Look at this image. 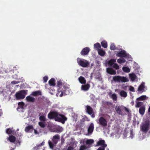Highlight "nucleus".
<instances>
[{"instance_id":"obj_1","label":"nucleus","mask_w":150,"mask_h":150,"mask_svg":"<svg viewBox=\"0 0 150 150\" xmlns=\"http://www.w3.org/2000/svg\"><path fill=\"white\" fill-rule=\"evenodd\" d=\"M48 117L50 119H54L55 120L64 124L67 118L64 115L59 113L57 111H50L48 115Z\"/></svg>"},{"instance_id":"obj_2","label":"nucleus","mask_w":150,"mask_h":150,"mask_svg":"<svg viewBox=\"0 0 150 150\" xmlns=\"http://www.w3.org/2000/svg\"><path fill=\"white\" fill-rule=\"evenodd\" d=\"M115 110L117 114L119 115H123L124 114L123 111L125 110L127 112H129V110L128 109L122 105L115 106Z\"/></svg>"},{"instance_id":"obj_3","label":"nucleus","mask_w":150,"mask_h":150,"mask_svg":"<svg viewBox=\"0 0 150 150\" xmlns=\"http://www.w3.org/2000/svg\"><path fill=\"white\" fill-rule=\"evenodd\" d=\"M150 127V122L149 120L146 121L140 126L141 130L142 132L146 133L149 131Z\"/></svg>"},{"instance_id":"obj_4","label":"nucleus","mask_w":150,"mask_h":150,"mask_svg":"<svg viewBox=\"0 0 150 150\" xmlns=\"http://www.w3.org/2000/svg\"><path fill=\"white\" fill-rule=\"evenodd\" d=\"M77 61L78 64L80 66L83 67H87L89 64L88 62L84 59H81L78 58L77 59Z\"/></svg>"},{"instance_id":"obj_5","label":"nucleus","mask_w":150,"mask_h":150,"mask_svg":"<svg viewBox=\"0 0 150 150\" xmlns=\"http://www.w3.org/2000/svg\"><path fill=\"white\" fill-rule=\"evenodd\" d=\"M25 95V90H21L16 93L15 94L16 98L17 100L24 99Z\"/></svg>"},{"instance_id":"obj_6","label":"nucleus","mask_w":150,"mask_h":150,"mask_svg":"<svg viewBox=\"0 0 150 150\" xmlns=\"http://www.w3.org/2000/svg\"><path fill=\"white\" fill-rule=\"evenodd\" d=\"M61 92V93L59 95V96L61 97L64 96H65L68 94L69 93V92L68 89H65L64 90L62 91L61 89L59 88L58 89V93L57 95H59V93Z\"/></svg>"},{"instance_id":"obj_7","label":"nucleus","mask_w":150,"mask_h":150,"mask_svg":"<svg viewBox=\"0 0 150 150\" xmlns=\"http://www.w3.org/2000/svg\"><path fill=\"white\" fill-rule=\"evenodd\" d=\"M105 143V141L104 140H100L97 143L96 146L101 145V146L98 149L100 148V150H101L102 149L105 150V148L107 146V144Z\"/></svg>"},{"instance_id":"obj_8","label":"nucleus","mask_w":150,"mask_h":150,"mask_svg":"<svg viewBox=\"0 0 150 150\" xmlns=\"http://www.w3.org/2000/svg\"><path fill=\"white\" fill-rule=\"evenodd\" d=\"M99 124L103 127H105L107 125V122L105 119L103 117H100L99 119Z\"/></svg>"},{"instance_id":"obj_9","label":"nucleus","mask_w":150,"mask_h":150,"mask_svg":"<svg viewBox=\"0 0 150 150\" xmlns=\"http://www.w3.org/2000/svg\"><path fill=\"white\" fill-rule=\"evenodd\" d=\"M116 55L118 57H125L127 56L126 52L124 50L117 52Z\"/></svg>"},{"instance_id":"obj_10","label":"nucleus","mask_w":150,"mask_h":150,"mask_svg":"<svg viewBox=\"0 0 150 150\" xmlns=\"http://www.w3.org/2000/svg\"><path fill=\"white\" fill-rule=\"evenodd\" d=\"M144 82H142L141 84L139 86L137 90L139 93H142V92L144 91Z\"/></svg>"},{"instance_id":"obj_11","label":"nucleus","mask_w":150,"mask_h":150,"mask_svg":"<svg viewBox=\"0 0 150 150\" xmlns=\"http://www.w3.org/2000/svg\"><path fill=\"white\" fill-rule=\"evenodd\" d=\"M90 51V49L88 47L83 48L81 52V54L82 55H85L88 54Z\"/></svg>"},{"instance_id":"obj_12","label":"nucleus","mask_w":150,"mask_h":150,"mask_svg":"<svg viewBox=\"0 0 150 150\" xmlns=\"http://www.w3.org/2000/svg\"><path fill=\"white\" fill-rule=\"evenodd\" d=\"M86 112L89 115H91L93 113V110L92 108L89 105L86 106Z\"/></svg>"},{"instance_id":"obj_13","label":"nucleus","mask_w":150,"mask_h":150,"mask_svg":"<svg viewBox=\"0 0 150 150\" xmlns=\"http://www.w3.org/2000/svg\"><path fill=\"white\" fill-rule=\"evenodd\" d=\"M106 71L107 73L111 75H115L116 73V71L111 68H107Z\"/></svg>"},{"instance_id":"obj_14","label":"nucleus","mask_w":150,"mask_h":150,"mask_svg":"<svg viewBox=\"0 0 150 150\" xmlns=\"http://www.w3.org/2000/svg\"><path fill=\"white\" fill-rule=\"evenodd\" d=\"M119 82L125 83L129 81V80L126 77L120 76Z\"/></svg>"},{"instance_id":"obj_15","label":"nucleus","mask_w":150,"mask_h":150,"mask_svg":"<svg viewBox=\"0 0 150 150\" xmlns=\"http://www.w3.org/2000/svg\"><path fill=\"white\" fill-rule=\"evenodd\" d=\"M90 87V85L89 84L82 85L81 86V89L84 91H87L89 89Z\"/></svg>"},{"instance_id":"obj_16","label":"nucleus","mask_w":150,"mask_h":150,"mask_svg":"<svg viewBox=\"0 0 150 150\" xmlns=\"http://www.w3.org/2000/svg\"><path fill=\"white\" fill-rule=\"evenodd\" d=\"M94 129V125L93 123L90 124L88 129V132L89 134H91Z\"/></svg>"},{"instance_id":"obj_17","label":"nucleus","mask_w":150,"mask_h":150,"mask_svg":"<svg viewBox=\"0 0 150 150\" xmlns=\"http://www.w3.org/2000/svg\"><path fill=\"white\" fill-rule=\"evenodd\" d=\"M145 110V107L143 106L141 107L139 110V112L140 114L143 115L144 114Z\"/></svg>"},{"instance_id":"obj_18","label":"nucleus","mask_w":150,"mask_h":150,"mask_svg":"<svg viewBox=\"0 0 150 150\" xmlns=\"http://www.w3.org/2000/svg\"><path fill=\"white\" fill-rule=\"evenodd\" d=\"M33 126L32 125H29L25 128V131L27 132H31V130H33Z\"/></svg>"},{"instance_id":"obj_19","label":"nucleus","mask_w":150,"mask_h":150,"mask_svg":"<svg viewBox=\"0 0 150 150\" xmlns=\"http://www.w3.org/2000/svg\"><path fill=\"white\" fill-rule=\"evenodd\" d=\"M45 142H42L40 144H39V145H37L36 146L34 147L33 148V150H39L40 149V147L42 146L43 145L45 144Z\"/></svg>"},{"instance_id":"obj_20","label":"nucleus","mask_w":150,"mask_h":150,"mask_svg":"<svg viewBox=\"0 0 150 150\" xmlns=\"http://www.w3.org/2000/svg\"><path fill=\"white\" fill-rule=\"evenodd\" d=\"M79 82L81 84H85L86 83L85 79L84 77L82 76H80L79 78Z\"/></svg>"},{"instance_id":"obj_21","label":"nucleus","mask_w":150,"mask_h":150,"mask_svg":"<svg viewBox=\"0 0 150 150\" xmlns=\"http://www.w3.org/2000/svg\"><path fill=\"white\" fill-rule=\"evenodd\" d=\"M26 99L27 101L28 102H33L35 101V98L31 97L30 96H28L26 97Z\"/></svg>"},{"instance_id":"obj_22","label":"nucleus","mask_w":150,"mask_h":150,"mask_svg":"<svg viewBox=\"0 0 150 150\" xmlns=\"http://www.w3.org/2000/svg\"><path fill=\"white\" fill-rule=\"evenodd\" d=\"M49 84L50 86H54L55 85V79L54 78L51 79L48 81Z\"/></svg>"},{"instance_id":"obj_23","label":"nucleus","mask_w":150,"mask_h":150,"mask_svg":"<svg viewBox=\"0 0 150 150\" xmlns=\"http://www.w3.org/2000/svg\"><path fill=\"white\" fill-rule=\"evenodd\" d=\"M31 95L34 96H38L41 95V92L40 91H36L33 92L32 93Z\"/></svg>"},{"instance_id":"obj_24","label":"nucleus","mask_w":150,"mask_h":150,"mask_svg":"<svg viewBox=\"0 0 150 150\" xmlns=\"http://www.w3.org/2000/svg\"><path fill=\"white\" fill-rule=\"evenodd\" d=\"M16 139L15 137L12 135L10 136L8 138V140L11 142H14L15 141Z\"/></svg>"},{"instance_id":"obj_25","label":"nucleus","mask_w":150,"mask_h":150,"mask_svg":"<svg viewBox=\"0 0 150 150\" xmlns=\"http://www.w3.org/2000/svg\"><path fill=\"white\" fill-rule=\"evenodd\" d=\"M120 95L124 98H125L127 96V93L124 91H121L120 93Z\"/></svg>"},{"instance_id":"obj_26","label":"nucleus","mask_w":150,"mask_h":150,"mask_svg":"<svg viewBox=\"0 0 150 150\" xmlns=\"http://www.w3.org/2000/svg\"><path fill=\"white\" fill-rule=\"evenodd\" d=\"M120 76H114L113 77V80L116 82L119 83L120 81Z\"/></svg>"},{"instance_id":"obj_27","label":"nucleus","mask_w":150,"mask_h":150,"mask_svg":"<svg viewBox=\"0 0 150 150\" xmlns=\"http://www.w3.org/2000/svg\"><path fill=\"white\" fill-rule=\"evenodd\" d=\"M116 62V60L114 59H111L108 61V64L110 65L111 66L113 65L114 63L115 62Z\"/></svg>"},{"instance_id":"obj_28","label":"nucleus","mask_w":150,"mask_h":150,"mask_svg":"<svg viewBox=\"0 0 150 150\" xmlns=\"http://www.w3.org/2000/svg\"><path fill=\"white\" fill-rule=\"evenodd\" d=\"M129 76L132 81L135 80L137 77L136 75L134 74H130Z\"/></svg>"},{"instance_id":"obj_29","label":"nucleus","mask_w":150,"mask_h":150,"mask_svg":"<svg viewBox=\"0 0 150 150\" xmlns=\"http://www.w3.org/2000/svg\"><path fill=\"white\" fill-rule=\"evenodd\" d=\"M146 98V96L145 95L142 96L137 98V100H145Z\"/></svg>"},{"instance_id":"obj_30","label":"nucleus","mask_w":150,"mask_h":150,"mask_svg":"<svg viewBox=\"0 0 150 150\" xmlns=\"http://www.w3.org/2000/svg\"><path fill=\"white\" fill-rule=\"evenodd\" d=\"M94 47L97 50H98L100 48L101 46L100 44L99 43H96L94 45Z\"/></svg>"},{"instance_id":"obj_31","label":"nucleus","mask_w":150,"mask_h":150,"mask_svg":"<svg viewBox=\"0 0 150 150\" xmlns=\"http://www.w3.org/2000/svg\"><path fill=\"white\" fill-rule=\"evenodd\" d=\"M98 50V53L99 55L101 56H104L105 54V52L103 50L99 49Z\"/></svg>"},{"instance_id":"obj_32","label":"nucleus","mask_w":150,"mask_h":150,"mask_svg":"<svg viewBox=\"0 0 150 150\" xmlns=\"http://www.w3.org/2000/svg\"><path fill=\"white\" fill-rule=\"evenodd\" d=\"M101 45L102 46L105 48H106L108 46L107 42L105 41H102L101 43Z\"/></svg>"},{"instance_id":"obj_33","label":"nucleus","mask_w":150,"mask_h":150,"mask_svg":"<svg viewBox=\"0 0 150 150\" xmlns=\"http://www.w3.org/2000/svg\"><path fill=\"white\" fill-rule=\"evenodd\" d=\"M122 69L123 71L125 72L128 73L130 71L129 68L127 67H122Z\"/></svg>"},{"instance_id":"obj_34","label":"nucleus","mask_w":150,"mask_h":150,"mask_svg":"<svg viewBox=\"0 0 150 150\" xmlns=\"http://www.w3.org/2000/svg\"><path fill=\"white\" fill-rule=\"evenodd\" d=\"M94 140L93 139H89L87 140L86 142V145L92 144L94 143Z\"/></svg>"},{"instance_id":"obj_35","label":"nucleus","mask_w":150,"mask_h":150,"mask_svg":"<svg viewBox=\"0 0 150 150\" xmlns=\"http://www.w3.org/2000/svg\"><path fill=\"white\" fill-rule=\"evenodd\" d=\"M39 120L42 122H45L47 120L45 116L44 115L40 116L39 117Z\"/></svg>"},{"instance_id":"obj_36","label":"nucleus","mask_w":150,"mask_h":150,"mask_svg":"<svg viewBox=\"0 0 150 150\" xmlns=\"http://www.w3.org/2000/svg\"><path fill=\"white\" fill-rule=\"evenodd\" d=\"M45 122H38L39 126L42 128H44L45 126Z\"/></svg>"},{"instance_id":"obj_37","label":"nucleus","mask_w":150,"mask_h":150,"mask_svg":"<svg viewBox=\"0 0 150 150\" xmlns=\"http://www.w3.org/2000/svg\"><path fill=\"white\" fill-rule=\"evenodd\" d=\"M110 49L112 50H115L117 49V47L115 45V44L112 43L111 44L110 46Z\"/></svg>"},{"instance_id":"obj_38","label":"nucleus","mask_w":150,"mask_h":150,"mask_svg":"<svg viewBox=\"0 0 150 150\" xmlns=\"http://www.w3.org/2000/svg\"><path fill=\"white\" fill-rule=\"evenodd\" d=\"M126 61V60L124 59H119L117 60V62L120 64H122L125 63Z\"/></svg>"},{"instance_id":"obj_39","label":"nucleus","mask_w":150,"mask_h":150,"mask_svg":"<svg viewBox=\"0 0 150 150\" xmlns=\"http://www.w3.org/2000/svg\"><path fill=\"white\" fill-rule=\"evenodd\" d=\"M112 98L114 101L117 100V96L115 93H113L112 95Z\"/></svg>"},{"instance_id":"obj_40","label":"nucleus","mask_w":150,"mask_h":150,"mask_svg":"<svg viewBox=\"0 0 150 150\" xmlns=\"http://www.w3.org/2000/svg\"><path fill=\"white\" fill-rule=\"evenodd\" d=\"M57 86L59 87V88L61 89V87L62 86V83L60 81H57Z\"/></svg>"},{"instance_id":"obj_41","label":"nucleus","mask_w":150,"mask_h":150,"mask_svg":"<svg viewBox=\"0 0 150 150\" xmlns=\"http://www.w3.org/2000/svg\"><path fill=\"white\" fill-rule=\"evenodd\" d=\"M143 104V103L141 102H138L137 103V104L135 107L137 108H139L141 107V105Z\"/></svg>"},{"instance_id":"obj_42","label":"nucleus","mask_w":150,"mask_h":150,"mask_svg":"<svg viewBox=\"0 0 150 150\" xmlns=\"http://www.w3.org/2000/svg\"><path fill=\"white\" fill-rule=\"evenodd\" d=\"M87 149V147L84 145L80 146L79 150H86Z\"/></svg>"},{"instance_id":"obj_43","label":"nucleus","mask_w":150,"mask_h":150,"mask_svg":"<svg viewBox=\"0 0 150 150\" xmlns=\"http://www.w3.org/2000/svg\"><path fill=\"white\" fill-rule=\"evenodd\" d=\"M48 144L50 148L53 149L54 148V144L50 140L48 141Z\"/></svg>"},{"instance_id":"obj_44","label":"nucleus","mask_w":150,"mask_h":150,"mask_svg":"<svg viewBox=\"0 0 150 150\" xmlns=\"http://www.w3.org/2000/svg\"><path fill=\"white\" fill-rule=\"evenodd\" d=\"M12 132L11 129L10 128H8L6 130V133L8 134H11Z\"/></svg>"},{"instance_id":"obj_45","label":"nucleus","mask_w":150,"mask_h":150,"mask_svg":"<svg viewBox=\"0 0 150 150\" xmlns=\"http://www.w3.org/2000/svg\"><path fill=\"white\" fill-rule=\"evenodd\" d=\"M113 67L116 69H118L119 68V66L116 63H115L114 64Z\"/></svg>"},{"instance_id":"obj_46","label":"nucleus","mask_w":150,"mask_h":150,"mask_svg":"<svg viewBox=\"0 0 150 150\" xmlns=\"http://www.w3.org/2000/svg\"><path fill=\"white\" fill-rule=\"evenodd\" d=\"M53 138L57 140L60 139V136L58 134H56L53 136Z\"/></svg>"},{"instance_id":"obj_47","label":"nucleus","mask_w":150,"mask_h":150,"mask_svg":"<svg viewBox=\"0 0 150 150\" xmlns=\"http://www.w3.org/2000/svg\"><path fill=\"white\" fill-rule=\"evenodd\" d=\"M48 77L47 76H45L43 77V82L46 83L47 81Z\"/></svg>"},{"instance_id":"obj_48","label":"nucleus","mask_w":150,"mask_h":150,"mask_svg":"<svg viewBox=\"0 0 150 150\" xmlns=\"http://www.w3.org/2000/svg\"><path fill=\"white\" fill-rule=\"evenodd\" d=\"M52 140L53 143L55 144H57L58 142V140L56 139L52 138Z\"/></svg>"},{"instance_id":"obj_49","label":"nucleus","mask_w":150,"mask_h":150,"mask_svg":"<svg viewBox=\"0 0 150 150\" xmlns=\"http://www.w3.org/2000/svg\"><path fill=\"white\" fill-rule=\"evenodd\" d=\"M129 90L130 91H132V92H134V88L132 86H130L129 88Z\"/></svg>"},{"instance_id":"obj_50","label":"nucleus","mask_w":150,"mask_h":150,"mask_svg":"<svg viewBox=\"0 0 150 150\" xmlns=\"http://www.w3.org/2000/svg\"><path fill=\"white\" fill-rule=\"evenodd\" d=\"M18 83H19L18 81H13L11 82V83L12 84H17Z\"/></svg>"},{"instance_id":"obj_51","label":"nucleus","mask_w":150,"mask_h":150,"mask_svg":"<svg viewBox=\"0 0 150 150\" xmlns=\"http://www.w3.org/2000/svg\"><path fill=\"white\" fill-rule=\"evenodd\" d=\"M73 147L71 146H69L68 147L67 150H73Z\"/></svg>"},{"instance_id":"obj_52","label":"nucleus","mask_w":150,"mask_h":150,"mask_svg":"<svg viewBox=\"0 0 150 150\" xmlns=\"http://www.w3.org/2000/svg\"><path fill=\"white\" fill-rule=\"evenodd\" d=\"M86 146L87 147V149L86 150H88V149L91 147V146L89 144L86 145Z\"/></svg>"},{"instance_id":"obj_53","label":"nucleus","mask_w":150,"mask_h":150,"mask_svg":"<svg viewBox=\"0 0 150 150\" xmlns=\"http://www.w3.org/2000/svg\"><path fill=\"white\" fill-rule=\"evenodd\" d=\"M107 104L109 105H112V103L110 102H107Z\"/></svg>"},{"instance_id":"obj_54","label":"nucleus","mask_w":150,"mask_h":150,"mask_svg":"<svg viewBox=\"0 0 150 150\" xmlns=\"http://www.w3.org/2000/svg\"><path fill=\"white\" fill-rule=\"evenodd\" d=\"M18 105H23L24 104V103L23 102H19L18 103Z\"/></svg>"},{"instance_id":"obj_55","label":"nucleus","mask_w":150,"mask_h":150,"mask_svg":"<svg viewBox=\"0 0 150 150\" xmlns=\"http://www.w3.org/2000/svg\"><path fill=\"white\" fill-rule=\"evenodd\" d=\"M148 113L149 115H150V106H149L148 109Z\"/></svg>"},{"instance_id":"obj_56","label":"nucleus","mask_w":150,"mask_h":150,"mask_svg":"<svg viewBox=\"0 0 150 150\" xmlns=\"http://www.w3.org/2000/svg\"><path fill=\"white\" fill-rule=\"evenodd\" d=\"M91 115V117L92 118H94V117H95V115H94V114L93 113V114H92Z\"/></svg>"},{"instance_id":"obj_57","label":"nucleus","mask_w":150,"mask_h":150,"mask_svg":"<svg viewBox=\"0 0 150 150\" xmlns=\"http://www.w3.org/2000/svg\"><path fill=\"white\" fill-rule=\"evenodd\" d=\"M34 133L35 134H38V133L37 132V131L35 129H34Z\"/></svg>"},{"instance_id":"obj_58","label":"nucleus","mask_w":150,"mask_h":150,"mask_svg":"<svg viewBox=\"0 0 150 150\" xmlns=\"http://www.w3.org/2000/svg\"><path fill=\"white\" fill-rule=\"evenodd\" d=\"M132 132H131V135L130 136V137H131V138H132L133 137V136H131V135H132Z\"/></svg>"},{"instance_id":"obj_59","label":"nucleus","mask_w":150,"mask_h":150,"mask_svg":"<svg viewBox=\"0 0 150 150\" xmlns=\"http://www.w3.org/2000/svg\"><path fill=\"white\" fill-rule=\"evenodd\" d=\"M131 103L132 104V105H133L134 104V102L133 101H132V102H131Z\"/></svg>"},{"instance_id":"obj_60","label":"nucleus","mask_w":150,"mask_h":150,"mask_svg":"<svg viewBox=\"0 0 150 150\" xmlns=\"http://www.w3.org/2000/svg\"><path fill=\"white\" fill-rule=\"evenodd\" d=\"M14 149L13 148H11V150H14Z\"/></svg>"},{"instance_id":"obj_61","label":"nucleus","mask_w":150,"mask_h":150,"mask_svg":"<svg viewBox=\"0 0 150 150\" xmlns=\"http://www.w3.org/2000/svg\"><path fill=\"white\" fill-rule=\"evenodd\" d=\"M100 148L98 149L97 150H100ZM101 150H103V149H102Z\"/></svg>"},{"instance_id":"obj_62","label":"nucleus","mask_w":150,"mask_h":150,"mask_svg":"<svg viewBox=\"0 0 150 150\" xmlns=\"http://www.w3.org/2000/svg\"><path fill=\"white\" fill-rule=\"evenodd\" d=\"M42 150H45V149L44 148V149H43Z\"/></svg>"},{"instance_id":"obj_63","label":"nucleus","mask_w":150,"mask_h":150,"mask_svg":"<svg viewBox=\"0 0 150 150\" xmlns=\"http://www.w3.org/2000/svg\"><path fill=\"white\" fill-rule=\"evenodd\" d=\"M149 133H150V131H149Z\"/></svg>"},{"instance_id":"obj_64","label":"nucleus","mask_w":150,"mask_h":150,"mask_svg":"<svg viewBox=\"0 0 150 150\" xmlns=\"http://www.w3.org/2000/svg\"><path fill=\"white\" fill-rule=\"evenodd\" d=\"M87 120V121H89L90 120Z\"/></svg>"}]
</instances>
